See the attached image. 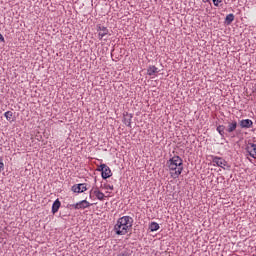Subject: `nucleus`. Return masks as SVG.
I'll return each mask as SVG.
<instances>
[{
    "label": "nucleus",
    "instance_id": "f03ea898",
    "mask_svg": "<svg viewBox=\"0 0 256 256\" xmlns=\"http://www.w3.org/2000/svg\"><path fill=\"white\" fill-rule=\"evenodd\" d=\"M166 167H168L171 177L177 179L183 173V159L179 156H173L167 161Z\"/></svg>",
    "mask_w": 256,
    "mask_h": 256
},
{
    "label": "nucleus",
    "instance_id": "7ed1b4c3",
    "mask_svg": "<svg viewBox=\"0 0 256 256\" xmlns=\"http://www.w3.org/2000/svg\"><path fill=\"white\" fill-rule=\"evenodd\" d=\"M91 205L93 204L89 203L87 200H82L76 204H70V207L72 209L79 210V209H89Z\"/></svg>",
    "mask_w": 256,
    "mask_h": 256
},
{
    "label": "nucleus",
    "instance_id": "393cba45",
    "mask_svg": "<svg viewBox=\"0 0 256 256\" xmlns=\"http://www.w3.org/2000/svg\"><path fill=\"white\" fill-rule=\"evenodd\" d=\"M92 193H93V192L90 191V198H92V196H91Z\"/></svg>",
    "mask_w": 256,
    "mask_h": 256
},
{
    "label": "nucleus",
    "instance_id": "0eeeda50",
    "mask_svg": "<svg viewBox=\"0 0 256 256\" xmlns=\"http://www.w3.org/2000/svg\"><path fill=\"white\" fill-rule=\"evenodd\" d=\"M73 193H85L87 191L86 184H76L72 186Z\"/></svg>",
    "mask_w": 256,
    "mask_h": 256
},
{
    "label": "nucleus",
    "instance_id": "a878e982",
    "mask_svg": "<svg viewBox=\"0 0 256 256\" xmlns=\"http://www.w3.org/2000/svg\"><path fill=\"white\" fill-rule=\"evenodd\" d=\"M253 256H256V255H253Z\"/></svg>",
    "mask_w": 256,
    "mask_h": 256
},
{
    "label": "nucleus",
    "instance_id": "2eb2a0df",
    "mask_svg": "<svg viewBox=\"0 0 256 256\" xmlns=\"http://www.w3.org/2000/svg\"><path fill=\"white\" fill-rule=\"evenodd\" d=\"M235 21V15L234 14H228L225 18V24L231 25Z\"/></svg>",
    "mask_w": 256,
    "mask_h": 256
},
{
    "label": "nucleus",
    "instance_id": "5701e85b",
    "mask_svg": "<svg viewBox=\"0 0 256 256\" xmlns=\"http://www.w3.org/2000/svg\"><path fill=\"white\" fill-rule=\"evenodd\" d=\"M108 189H110V191H113V186L108 185Z\"/></svg>",
    "mask_w": 256,
    "mask_h": 256
},
{
    "label": "nucleus",
    "instance_id": "f3484780",
    "mask_svg": "<svg viewBox=\"0 0 256 256\" xmlns=\"http://www.w3.org/2000/svg\"><path fill=\"white\" fill-rule=\"evenodd\" d=\"M149 229H150L151 232L159 231V229H160L159 223L151 222L150 225H149Z\"/></svg>",
    "mask_w": 256,
    "mask_h": 256
},
{
    "label": "nucleus",
    "instance_id": "9d476101",
    "mask_svg": "<svg viewBox=\"0 0 256 256\" xmlns=\"http://www.w3.org/2000/svg\"><path fill=\"white\" fill-rule=\"evenodd\" d=\"M234 131H237V121L235 120L228 122V126L226 128L227 133H234Z\"/></svg>",
    "mask_w": 256,
    "mask_h": 256
},
{
    "label": "nucleus",
    "instance_id": "1a4fd4ad",
    "mask_svg": "<svg viewBox=\"0 0 256 256\" xmlns=\"http://www.w3.org/2000/svg\"><path fill=\"white\" fill-rule=\"evenodd\" d=\"M133 119V114H129L128 112L123 113V123L126 127H131V121Z\"/></svg>",
    "mask_w": 256,
    "mask_h": 256
},
{
    "label": "nucleus",
    "instance_id": "412c9836",
    "mask_svg": "<svg viewBox=\"0 0 256 256\" xmlns=\"http://www.w3.org/2000/svg\"><path fill=\"white\" fill-rule=\"evenodd\" d=\"M104 167H105V164H101V165L97 168V171H100L101 173H103Z\"/></svg>",
    "mask_w": 256,
    "mask_h": 256
},
{
    "label": "nucleus",
    "instance_id": "6e6552de",
    "mask_svg": "<svg viewBox=\"0 0 256 256\" xmlns=\"http://www.w3.org/2000/svg\"><path fill=\"white\" fill-rule=\"evenodd\" d=\"M239 125L241 129H251V127H253V120L251 119L240 120Z\"/></svg>",
    "mask_w": 256,
    "mask_h": 256
},
{
    "label": "nucleus",
    "instance_id": "dca6fc26",
    "mask_svg": "<svg viewBox=\"0 0 256 256\" xmlns=\"http://www.w3.org/2000/svg\"><path fill=\"white\" fill-rule=\"evenodd\" d=\"M216 130L219 133L220 137L223 139L225 137V125H218Z\"/></svg>",
    "mask_w": 256,
    "mask_h": 256
},
{
    "label": "nucleus",
    "instance_id": "9b49d317",
    "mask_svg": "<svg viewBox=\"0 0 256 256\" xmlns=\"http://www.w3.org/2000/svg\"><path fill=\"white\" fill-rule=\"evenodd\" d=\"M101 175H102V179H109V177L113 175V173L111 172V168H109L107 164H105V167L103 168Z\"/></svg>",
    "mask_w": 256,
    "mask_h": 256
},
{
    "label": "nucleus",
    "instance_id": "20e7f679",
    "mask_svg": "<svg viewBox=\"0 0 256 256\" xmlns=\"http://www.w3.org/2000/svg\"><path fill=\"white\" fill-rule=\"evenodd\" d=\"M245 151H246V153H248V155L250 157H252V159H256V144L255 143L249 142L245 147Z\"/></svg>",
    "mask_w": 256,
    "mask_h": 256
},
{
    "label": "nucleus",
    "instance_id": "f8f14e48",
    "mask_svg": "<svg viewBox=\"0 0 256 256\" xmlns=\"http://www.w3.org/2000/svg\"><path fill=\"white\" fill-rule=\"evenodd\" d=\"M91 193H94V195L99 199V201H103L105 199V194L101 191H99V188H95L94 190H91Z\"/></svg>",
    "mask_w": 256,
    "mask_h": 256
},
{
    "label": "nucleus",
    "instance_id": "423d86ee",
    "mask_svg": "<svg viewBox=\"0 0 256 256\" xmlns=\"http://www.w3.org/2000/svg\"><path fill=\"white\" fill-rule=\"evenodd\" d=\"M96 30L98 32V39H103L104 37H107V34L109 33V29L107 27L102 26L101 24L96 26Z\"/></svg>",
    "mask_w": 256,
    "mask_h": 256
},
{
    "label": "nucleus",
    "instance_id": "ddd939ff",
    "mask_svg": "<svg viewBox=\"0 0 256 256\" xmlns=\"http://www.w3.org/2000/svg\"><path fill=\"white\" fill-rule=\"evenodd\" d=\"M60 208H61V201H59V199H56L53 202V205H52V213H53V215H55V213H57Z\"/></svg>",
    "mask_w": 256,
    "mask_h": 256
},
{
    "label": "nucleus",
    "instance_id": "a211bd4d",
    "mask_svg": "<svg viewBox=\"0 0 256 256\" xmlns=\"http://www.w3.org/2000/svg\"><path fill=\"white\" fill-rule=\"evenodd\" d=\"M4 117H6L7 121H9V123H13V121H15V119H13V112L12 111L5 112Z\"/></svg>",
    "mask_w": 256,
    "mask_h": 256
},
{
    "label": "nucleus",
    "instance_id": "6ab92c4d",
    "mask_svg": "<svg viewBox=\"0 0 256 256\" xmlns=\"http://www.w3.org/2000/svg\"><path fill=\"white\" fill-rule=\"evenodd\" d=\"M215 7H219V3H223V0H212Z\"/></svg>",
    "mask_w": 256,
    "mask_h": 256
},
{
    "label": "nucleus",
    "instance_id": "b1692460",
    "mask_svg": "<svg viewBox=\"0 0 256 256\" xmlns=\"http://www.w3.org/2000/svg\"><path fill=\"white\" fill-rule=\"evenodd\" d=\"M203 3H209V0H202Z\"/></svg>",
    "mask_w": 256,
    "mask_h": 256
},
{
    "label": "nucleus",
    "instance_id": "4468645a",
    "mask_svg": "<svg viewBox=\"0 0 256 256\" xmlns=\"http://www.w3.org/2000/svg\"><path fill=\"white\" fill-rule=\"evenodd\" d=\"M157 73H159V68H157L156 66H149V68L147 69V74L152 77V75H157Z\"/></svg>",
    "mask_w": 256,
    "mask_h": 256
},
{
    "label": "nucleus",
    "instance_id": "aec40b11",
    "mask_svg": "<svg viewBox=\"0 0 256 256\" xmlns=\"http://www.w3.org/2000/svg\"><path fill=\"white\" fill-rule=\"evenodd\" d=\"M5 169V164L3 163V160H0V173Z\"/></svg>",
    "mask_w": 256,
    "mask_h": 256
},
{
    "label": "nucleus",
    "instance_id": "4be33fe9",
    "mask_svg": "<svg viewBox=\"0 0 256 256\" xmlns=\"http://www.w3.org/2000/svg\"><path fill=\"white\" fill-rule=\"evenodd\" d=\"M0 43H5V37H3V34H0Z\"/></svg>",
    "mask_w": 256,
    "mask_h": 256
},
{
    "label": "nucleus",
    "instance_id": "39448f33",
    "mask_svg": "<svg viewBox=\"0 0 256 256\" xmlns=\"http://www.w3.org/2000/svg\"><path fill=\"white\" fill-rule=\"evenodd\" d=\"M212 163H214V165H217V167H221L222 169H225V167H227L226 160L219 156H212Z\"/></svg>",
    "mask_w": 256,
    "mask_h": 256
},
{
    "label": "nucleus",
    "instance_id": "f257e3e1",
    "mask_svg": "<svg viewBox=\"0 0 256 256\" xmlns=\"http://www.w3.org/2000/svg\"><path fill=\"white\" fill-rule=\"evenodd\" d=\"M133 228V217L123 216L119 218L114 226L116 235H127L129 229Z\"/></svg>",
    "mask_w": 256,
    "mask_h": 256
}]
</instances>
